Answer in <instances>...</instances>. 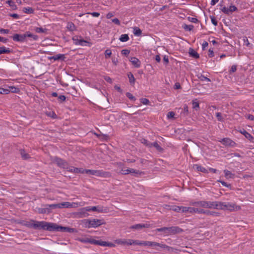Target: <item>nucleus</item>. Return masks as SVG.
<instances>
[{"label":"nucleus","instance_id":"obj_1","mask_svg":"<svg viewBox=\"0 0 254 254\" xmlns=\"http://www.w3.org/2000/svg\"><path fill=\"white\" fill-rule=\"evenodd\" d=\"M24 225L29 228H33L38 230L48 231L49 222L42 221H38L32 220L29 222H26Z\"/></svg>","mask_w":254,"mask_h":254},{"label":"nucleus","instance_id":"obj_2","mask_svg":"<svg viewBox=\"0 0 254 254\" xmlns=\"http://www.w3.org/2000/svg\"><path fill=\"white\" fill-rule=\"evenodd\" d=\"M156 232H162L165 236L173 235L182 233L183 230L178 226L164 227L160 228H157L155 230Z\"/></svg>","mask_w":254,"mask_h":254},{"label":"nucleus","instance_id":"obj_3","mask_svg":"<svg viewBox=\"0 0 254 254\" xmlns=\"http://www.w3.org/2000/svg\"><path fill=\"white\" fill-rule=\"evenodd\" d=\"M48 231L65 232L72 233L76 232V230L74 228L59 226L56 223L49 222Z\"/></svg>","mask_w":254,"mask_h":254},{"label":"nucleus","instance_id":"obj_4","mask_svg":"<svg viewBox=\"0 0 254 254\" xmlns=\"http://www.w3.org/2000/svg\"><path fill=\"white\" fill-rule=\"evenodd\" d=\"M85 227L90 228H97L103 224H105L104 219H84Z\"/></svg>","mask_w":254,"mask_h":254},{"label":"nucleus","instance_id":"obj_5","mask_svg":"<svg viewBox=\"0 0 254 254\" xmlns=\"http://www.w3.org/2000/svg\"><path fill=\"white\" fill-rule=\"evenodd\" d=\"M137 245L144 246H147L150 247L158 246L161 248L167 249L168 250H170V249H172V248L166 245L150 241H140L138 240Z\"/></svg>","mask_w":254,"mask_h":254},{"label":"nucleus","instance_id":"obj_6","mask_svg":"<svg viewBox=\"0 0 254 254\" xmlns=\"http://www.w3.org/2000/svg\"><path fill=\"white\" fill-rule=\"evenodd\" d=\"M53 162L56 163L60 168L64 169H68V163L67 162L59 157H55L53 160Z\"/></svg>","mask_w":254,"mask_h":254},{"label":"nucleus","instance_id":"obj_7","mask_svg":"<svg viewBox=\"0 0 254 254\" xmlns=\"http://www.w3.org/2000/svg\"><path fill=\"white\" fill-rule=\"evenodd\" d=\"M193 209L194 211H193V213H197L198 214H205L207 215H212L215 216H218L219 215V213L217 212L211 211L208 210L199 209L195 207H193Z\"/></svg>","mask_w":254,"mask_h":254},{"label":"nucleus","instance_id":"obj_8","mask_svg":"<svg viewBox=\"0 0 254 254\" xmlns=\"http://www.w3.org/2000/svg\"><path fill=\"white\" fill-rule=\"evenodd\" d=\"M195 206H199L205 208L212 209L214 207L213 201H199L193 203Z\"/></svg>","mask_w":254,"mask_h":254},{"label":"nucleus","instance_id":"obj_9","mask_svg":"<svg viewBox=\"0 0 254 254\" xmlns=\"http://www.w3.org/2000/svg\"><path fill=\"white\" fill-rule=\"evenodd\" d=\"M11 38L14 42H24L27 41L26 37V32L22 34H14Z\"/></svg>","mask_w":254,"mask_h":254},{"label":"nucleus","instance_id":"obj_10","mask_svg":"<svg viewBox=\"0 0 254 254\" xmlns=\"http://www.w3.org/2000/svg\"><path fill=\"white\" fill-rule=\"evenodd\" d=\"M49 207H51L53 209H55L56 208H69L71 206V204L70 202H64L61 203H58V204H48V205Z\"/></svg>","mask_w":254,"mask_h":254},{"label":"nucleus","instance_id":"obj_11","mask_svg":"<svg viewBox=\"0 0 254 254\" xmlns=\"http://www.w3.org/2000/svg\"><path fill=\"white\" fill-rule=\"evenodd\" d=\"M88 211H90L89 207H83L79 209L76 214L79 218L86 217L89 216Z\"/></svg>","mask_w":254,"mask_h":254},{"label":"nucleus","instance_id":"obj_12","mask_svg":"<svg viewBox=\"0 0 254 254\" xmlns=\"http://www.w3.org/2000/svg\"><path fill=\"white\" fill-rule=\"evenodd\" d=\"M223 210H228L231 211L235 210H239L240 207L235 204L230 202H224Z\"/></svg>","mask_w":254,"mask_h":254},{"label":"nucleus","instance_id":"obj_13","mask_svg":"<svg viewBox=\"0 0 254 254\" xmlns=\"http://www.w3.org/2000/svg\"><path fill=\"white\" fill-rule=\"evenodd\" d=\"M152 226L150 224L148 223L143 224L139 223L132 225L129 227V228L131 229L141 230L143 228L152 227Z\"/></svg>","mask_w":254,"mask_h":254},{"label":"nucleus","instance_id":"obj_14","mask_svg":"<svg viewBox=\"0 0 254 254\" xmlns=\"http://www.w3.org/2000/svg\"><path fill=\"white\" fill-rule=\"evenodd\" d=\"M118 243L122 245H127L128 246L132 245H137L138 240H134L132 239L120 240Z\"/></svg>","mask_w":254,"mask_h":254},{"label":"nucleus","instance_id":"obj_15","mask_svg":"<svg viewBox=\"0 0 254 254\" xmlns=\"http://www.w3.org/2000/svg\"><path fill=\"white\" fill-rule=\"evenodd\" d=\"M96 176L103 178H110L112 176L111 173L109 172L103 171L102 170H96Z\"/></svg>","mask_w":254,"mask_h":254},{"label":"nucleus","instance_id":"obj_16","mask_svg":"<svg viewBox=\"0 0 254 254\" xmlns=\"http://www.w3.org/2000/svg\"><path fill=\"white\" fill-rule=\"evenodd\" d=\"M72 40L75 45H79L81 46H86L87 43H89L87 41L80 39H78L77 37H74L72 38Z\"/></svg>","mask_w":254,"mask_h":254},{"label":"nucleus","instance_id":"obj_17","mask_svg":"<svg viewBox=\"0 0 254 254\" xmlns=\"http://www.w3.org/2000/svg\"><path fill=\"white\" fill-rule=\"evenodd\" d=\"M50 60H54V61H64L66 57L64 54H58L49 58Z\"/></svg>","mask_w":254,"mask_h":254},{"label":"nucleus","instance_id":"obj_18","mask_svg":"<svg viewBox=\"0 0 254 254\" xmlns=\"http://www.w3.org/2000/svg\"><path fill=\"white\" fill-rule=\"evenodd\" d=\"M221 142L226 146H233L235 144L233 140L229 138H224Z\"/></svg>","mask_w":254,"mask_h":254},{"label":"nucleus","instance_id":"obj_19","mask_svg":"<svg viewBox=\"0 0 254 254\" xmlns=\"http://www.w3.org/2000/svg\"><path fill=\"white\" fill-rule=\"evenodd\" d=\"M129 61L135 67L138 68L140 66V62L139 60L135 57H131L129 59Z\"/></svg>","mask_w":254,"mask_h":254},{"label":"nucleus","instance_id":"obj_20","mask_svg":"<svg viewBox=\"0 0 254 254\" xmlns=\"http://www.w3.org/2000/svg\"><path fill=\"white\" fill-rule=\"evenodd\" d=\"M89 209H90V211H97L98 212H106L107 211H106V209H105V210H103V207H100L99 206H92V207H90V206H89Z\"/></svg>","mask_w":254,"mask_h":254},{"label":"nucleus","instance_id":"obj_21","mask_svg":"<svg viewBox=\"0 0 254 254\" xmlns=\"http://www.w3.org/2000/svg\"><path fill=\"white\" fill-rule=\"evenodd\" d=\"M224 202L213 201L214 209L223 210Z\"/></svg>","mask_w":254,"mask_h":254},{"label":"nucleus","instance_id":"obj_22","mask_svg":"<svg viewBox=\"0 0 254 254\" xmlns=\"http://www.w3.org/2000/svg\"><path fill=\"white\" fill-rule=\"evenodd\" d=\"M12 50L4 46L0 47V55L3 54H9L12 53Z\"/></svg>","mask_w":254,"mask_h":254},{"label":"nucleus","instance_id":"obj_23","mask_svg":"<svg viewBox=\"0 0 254 254\" xmlns=\"http://www.w3.org/2000/svg\"><path fill=\"white\" fill-rule=\"evenodd\" d=\"M66 28L67 30L70 32H73L76 30V27L74 24L72 22H68L67 23Z\"/></svg>","mask_w":254,"mask_h":254},{"label":"nucleus","instance_id":"obj_24","mask_svg":"<svg viewBox=\"0 0 254 254\" xmlns=\"http://www.w3.org/2000/svg\"><path fill=\"white\" fill-rule=\"evenodd\" d=\"M193 211L194 210L193 207H186V206H181V211L182 212H189L190 213H193Z\"/></svg>","mask_w":254,"mask_h":254},{"label":"nucleus","instance_id":"obj_25","mask_svg":"<svg viewBox=\"0 0 254 254\" xmlns=\"http://www.w3.org/2000/svg\"><path fill=\"white\" fill-rule=\"evenodd\" d=\"M189 54L191 57L195 59H198L199 58V54L192 48H190Z\"/></svg>","mask_w":254,"mask_h":254},{"label":"nucleus","instance_id":"obj_26","mask_svg":"<svg viewBox=\"0 0 254 254\" xmlns=\"http://www.w3.org/2000/svg\"><path fill=\"white\" fill-rule=\"evenodd\" d=\"M48 205H46V206L48 207L46 208H40L38 209V212L40 214H45L46 213H50V208L51 207H49Z\"/></svg>","mask_w":254,"mask_h":254},{"label":"nucleus","instance_id":"obj_27","mask_svg":"<svg viewBox=\"0 0 254 254\" xmlns=\"http://www.w3.org/2000/svg\"><path fill=\"white\" fill-rule=\"evenodd\" d=\"M20 155L21 156V157L24 160H27L28 159H29L30 158V155L26 152L25 150L24 149H21L20 150Z\"/></svg>","mask_w":254,"mask_h":254},{"label":"nucleus","instance_id":"obj_28","mask_svg":"<svg viewBox=\"0 0 254 254\" xmlns=\"http://www.w3.org/2000/svg\"><path fill=\"white\" fill-rule=\"evenodd\" d=\"M26 37L27 38H31L33 40L36 41L38 39V36L30 33L29 31L26 32Z\"/></svg>","mask_w":254,"mask_h":254},{"label":"nucleus","instance_id":"obj_29","mask_svg":"<svg viewBox=\"0 0 254 254\" xmlns=\"http://www.w3.org/2000/svg\"><path fill=\"white\" fill-rule=\"evenodd\" d=\"M151 147L152 146L154 147L157 151H158L159 152H162L163 151V148H162L158 144L157 142H154L153 143H151Z\"/></svg>","mask_w":254,"mask_h":254},{"label":"nucleus","instance_id":"obj_30","mask_svg":"<svg viewBox=\"0 0 254 254\" xmlns=\"http://www.w3.org/2000/svg\"><path fill=\"white\" fill-rule=\"evenodd\" d=\"M195 166H196V169H197V170L198 171L204 173H208V171L204 167H203L201 166L198 165H195Z\"/></svg>","mask_w":254,"mask_h":254},{"label":"nucleus","instance_id":"obj_31","mask_svg":"<svg viewBox=\"0 0 254 254\" xmlns=\"http://www.w3.org/2000/svg\"><path fill=\"white\" fill-rule=\"evenodd\" d=\"M92 238H79V241L83 243H89L92 244Z\"/></svg>","mask_w":254,"mask_h":254},{"label":"nucleus","instance_id":"obj_32","mask_svg":"<svg viewBox=\"0 0 254 254\" xmlns=\"http://www.w3.org/2000/svg\"><path fill=\"white\" fill-rule=\"evenodd\" d=\"M104 242H105V241H102L101 240H96L92 239L91 244L103 246V245H105V244H104Z\"/></svg>","mask_w":254,"mask_h":254},{"label":"nucleus","instance_id":"obj_33","mask_svg":"<svg viewBox=\"0 0 254 254\" xmlns=\"http://www.w3.org/2000/svg\"><path fill=\"white\" fill-rule=\"evenodd\" d=\"M220 8L219 9L225 14H229V8L226 7L225 6L222 5V4H219Z\"/></svg>","mask_w":254,"mask_h":254},{"label":"nucleus","instance_id":"obj_34","mask_svg":"<svg viewBox=\"0 0 254 254\" xmlns=\"http://www.w3.org/2000/svg\"><path fill=\"white\" fill-rule=\"evenodd\" d=\"M129 36L127 34H122L119 40L123 42H127L129 40Z\"/></svg>","mask_w":254,"mask_h":254},{"label":"nucleus","instance_id":"obj_35","mask_svg":"<svg viewBox=\"0 0 254 254\" xmlns=\"http://www.w3.org/2000/svg\"><path fill=\"white\" fill-rule=\"evenodd\" d=\"M141 30L137 27L133 28V34L134 35L139 36L141 35Z\"/></svg>","mask_w":254,"mask_h":254},{"label":"nucleus","instance_id":"obj_36","mask_svg":"<svg viewBox=\"0 0 254 254\" xmlns=\"http://www.w3.org/2000/svg\"><path fill=\"white\" fill-rule=\"evenodd\" d=\"M241 133L243 134L249 140H252L253 139V136L246 130H244L243 131L241 132Z\"/></svg>","mask_w":254,"mask_h":254},{"label":"nucleus","instance_id":"obj_37","mask_svg":"<svg viewBox=\"0 0 254 254\" xmlns=\"http://www.w3.org/2000/svg\"><path fill=\"white\" fill-rule=\"evenodd\" d=\"M127 76L129 79V81L131 84H134L135 82V78L133 74L131 72H129L127 74Z\"/></svg>","mask_w":254,"mask_h":254},{"label":"nucleus","instance_id":"obj_38","mask_svg":"<svg viewBox=\"0 0 254 254\" xmlns=\"http://www.w3.org/2000/svg\"><path fill=\"white\" fill-rule=\"evenodd\" d=\"M23 11L24 12L28 14H31L34 12V9L32 8L29 7H24Z\"/></svg>","mask_w":254,"mask_h":254},{"label":"nucleus","instance_id":"obj_39","mask_svg":"<svg viewBox=\"0 0 254 254\" xmlns=\"http://www.w3.org/2000/svg\"><path fill=\"white\" fill-rule=\"evenodd\" d=\"M6 3H7L9 5V6L11 7L12 9L15 10L17 9V6L15 4V3L13 1L9 0L7 1Z\"/></svg>","mask_w":254,"mask_h":254},{"label":"nucleus","instance_id":"obj_40","mask_svg":"<svg viewBox=\"0 0 254 254\" xmlns=\"http://www.w3.org/2000/svg\"><path fill=\"white\" fill-rule=\"evenodd\" d=\"M183 27L185 30L190 31L193 29L194 26L192 25H187L185 24L183 26Z\"/></svg>","mask_w":254,"mask_h":254},{"label":"nucleus","instance_id":"obj_41","mask_svg":"<svg viewBox=\"0 0 254 254\" xmlns=\"http://www.w3.org/2000/svg\"><path fill=\"white\" fill-rule=\"evenodd\" d=\"M35 31L37 33H46L47 32V29L42 27H36L35 29Z\"/></svg>","mask_w":254,"mask_h":254},{"label":"nucleus","instance_id":"obj_42","mask_svg":"<svg viewBox=\"0 0 254 254\" xmlns=\"http://www.w3.org/2000/svg\"><path fill=\"white\" fill-rule=\"evenodd\" d=\"M225 176L226 177H229L230 178H233L234 174H232L230 171L225 170L224 171Z\"/></svg>","mask_w":254,"mask_h":254},{"label":"nucleus","instance_id":"obj_43","mask_svg":"<svg viewBox=\"0 0 254 254\" xmlns=\"http://www.w3.org/2000/svg\"><path fill=\"white\" fill-rule=\"evenodd\" d=\"M192 108L195 109L196 111L198 110L199 108V103L195 100H193L192 102Z\"/></svg>","mask_w":254,"mask_h":254},{"label":"nucleus","instance_id":"obj_44","mask_svg":"<svg viewBox=\"0 0 254 254\" xmlns=\"http://www.w3.org/2000/svg\"><path fill=\"white\" fill-rule=\"evenodd\" d=\"M141 141V143L144 144L146 146L148 147H151V143L149 142L147 139L145 138H142Z\"/></svg>","mask_w":254,"mask_h":254},{"label":"nucleus","instance_id":"obj_45","mask_svg":"<svg viewBox=\"0 0 254 254\" xmlns=\"http://www.w3.org/2000/svg\"><path fill=\"white\" fill-rule=\"evenodd\" d=\"M183 110L181 114H183L185 116H187L189 114V108L187 104L184 105Z\"/></svg>","mask_w":254,"mask_h":254},{"label":"nucleus","instance_id":"obj_46","mask_svg":"<svg viewBox=\"0 0 254 254\" xmlns=\"http://www.w3.org/2000/svg\"><path fill=\"white\" fill-rule=\"evenodd\" d=\"M84 171L85 172L86 174H89L94 176H96V170H95L85 169Z\"/></svg>","mask_w":254,"mask_h":254},{"label":"nucleus","instance_id":"obj_47","mask_svg":"<svg viewBox=\"0 0 254 254\" xmlns=\"http://www.w3.org/2000/svg\"><path fill=\"white\" fill-rule=\"evenodd\" d=\"M74 171H75V174L78 173H81V174H84L85 173V169H83V168H76V169H74Z\"/></svg>","mask_w":254,"mask_h":254},{"label":"nucleus","instance_id":"obj_48","mask_svg":"<svg viewBox=\"0 0 254 254\" xmlns=\"http://www.w3.org/2000/svg\"><path fill=\"white\" fill-rule=\"evenodd\" d=\"M112 55L111 50L110 49H107L105 52V57L106 59L109 58Z\"/></svg>","mask_w":254,"mask_h":254},{"label":"nucleus","instance_id":"obj_49","mask_svg":"<svg viewBox=\"0 0 254 254\" xmlns=\"http://www.w3.org/2000/svg\"><path fill=\"white\" fill-rule=\"evenodd\" d=\"M58 101L60 103H63L66 100V97L64 95H60V96H58Z\"/></svg>","mask_w":254,"mask_h":254},{"label":"nucleus","instance_id":"obj_50","mask_svg":"<svg viewBox=\"0 0 254 254\" xmlns=\"http://www.w3.org/2000/svg\"><path fill=\"white\" fill-rule=\"evenodd\" d=\"M126 96L131 101H135L136 98L134 96H133L130 93L127 92L126 94Z\"/></svg>","mask_w":254,"mask_h":254},{"label":"nucleus","instance_id":"obj_51","mask_svg":"<svg viewBox=\"0 0 254 254\" xmlns=\"http://www.w3.org/2000/svg\"><path fill=\"white\" fill-rule=\"evenodd\" d=\"M216 116L218 121L219 122H223L224 121V118L222 117L221 113L218 112L216 114Z\"/></svg>","mask_w":254,"mask_h":254},{"label":"nucleus","instance_id":"obj_52","mask_svg":"<svg viewBox=\"0 0 254 254\" xmlns=\"http://www.w3.org/2000/svg\"><path fill=\"white\" fill-rule=\"evenodd\" d=\"M198 78L200 79V80L202 81H207L208 82H210L211 81L209 78L205 77L204 75H203L202 74L200 75V76H199L198 77Z\"/></svg>","mask_w":254,"mask_h":254},{"label":"nucleus","instance_id":"obj_53","mask_svg":"<svg viewBox=\"0 0 254 254\" xmlns=\"http://www.w3.org/2000/svg\"><path fill=\"white\" fill-rule=\"evenodd\" d=\"M140 102L144 105H148L150 103L149 100L145 98H142L140 99Z\"/></svg>","mask_w":254,"mask_h":254},{"label":"nucleus","instance_id":"obj_54","mask_svg":"<svg viewBox=\"0 0 254 254\" xmlns=\"http://www.w3.org/2000/svg\"><path fill=\"white\" fill-rule=\"evenodd\" d=\"M210 18L211 19V21L212 23L214 26H217V24H218V22H217V20H216V19L215 18V17L214 16H210Z\"/></svg>","mask_w":254,"mask_h":254},{"label":"nucleus","instance_id":"obj_55","mask_svg":"<svg viewBox=\"0 0 254 254\" xmlns=\"http://www.w3.org/2000/svg\"><path fill=\"white\" fill-rule=\"evenodd\" d=\"M175 113L173 111L169 112L168 113L167 117L168 119H174L175 116Z\"/></svg>","mask_w":254,"mask_h":254},{"label":"nucleus","instance_id":"obj_56","mask_svg":"<svg viewBox=\"0 0 254 254\" xmlns=\"http://www.w3.org/2000/svg\"><path fill=\"white\" fill-rule=\"evenodd\" d=\"M237 8L235 5H231L229 8V13H232L233 12L236 11L237 10Z\"/></svg>","mask_w":254,"mask_h":254},{"label":"nucleus","instance_id":"obj_57","mask_svg":"<svg viewBox=\"0 0 254 254\" xmlns=\"http://www.w3.org/2000/svg\"><path fill=\"white\" fill-rule=\"evenodd\" d=\"M9 93V90L8 89H5L3 88H0V94H7Z\"/></svg>","mask_w":254,"mask_h":254},{"label":"nucleus","instance_id":"obj_58","mask_svg":"<svg viewBox=\"0 0 254 254\" xmlns=\"http://www.w3.org/2000/svg\"><path fill=\"white\" fill-rule=\"evenodd\" d=\"M130 53V51L127 49H124L121 51V53L122 55H125L126 56H127Z\"/></svg>","mask_w":254,"mask_h":254},{"label":"nucleus","instance_id":"obj_59","mask_svg":"<svg viewBox=\"0 0 254 254\" xmlns=\"http://www.w3.org/2000/svg\"><path fill=\"white\" fill-rule=\"evenodd\" d=\"M130 173H133V174H143V173L142 172H140L138 170H135V169H130Z\"/></svg>","mask_w":254,"mask_h":254},{"label":"nucleus","instance_id":"obj_60","mask_svg":"<svg viewBox=\"0 0 254 254\" xmlns=\"http://www.w3.org/2000/svg\"><path fill=\"white\" fill-rule=\"evenodd\" d=\"M9 88L11 89V91L12 93H18L19 91V89L18 88H16L14 86H11L9 87Z\"/></svg>","mask_w":254,"mask_h":254},{"label":"nucleus","instance_id":"obj_61","mask_svg":"<svg viewBox=\"0 0 254 254\" xmlns=\"http://www.w3.org/2000/svg\"><path fill=\"white\" fill-rule=\"evenodd\" d=\"M218 182H219L220 183H221V184L223 186H225L226 187H227V188H230L231 187V184H228L227 183H226L225 182L223 181H221V180H219Z\"/></svg>","mask_w":254,"mask_h":254},{"label":"nucleus","instance_id":"obj_62","mask_svg":"<svg viewBox=\"0 0 254 254\" xmlns=\"http://www.w3.org/2000/svg\"><path fill=\"white\" fill-rule=\"evenodd\" d=\"M188 20L191 22H193V23H196L198 21V19L196 18H194V17H188Z\"/></svg>","mask_w":254,"mask_h":254},{"label":"nucleus","instance_id":"obj_63","mask_svg":"<svg viewBox=\"0 0 254 254\" xmlns=\"http://www.w3.org/2000/svg\"><path fill=\"white\" fill-rule=\"evenodd\" d=\"M244 45H246V46L248 47H251V44L249 43L248 39L247 38V37H245V39H244Z\"/></svg>","mask_w":254,"mask_h":254},{"label":"nucleus","instance_id":"obj_64","mask_svg":"<svg viewBox=\"0 0 254 254\" xmlns=\"http://www.w3.org/2000/svg\"><path fill=\"white\" fill-rule=\"evenodd\" d=\"M173 210L174 211H176V212H180L181 210V206H174L173 208Z\"/></svg>","mask_w":254,"mask_h":254}]
</instances>
